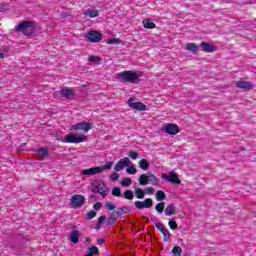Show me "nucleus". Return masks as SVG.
<instances>
[{
    "mask_svg": "<svg viewBox=\"0 0 256 256\" xmlns=\"http://www.w3.org/2000/svg\"><path fill=\"white\" fill-rule=\"evenodd\" d=\"M90 199H95V194H91Z\"/></svg>",
    "mask_w": 256,
    "mask_h": 256,
    "instance_id": "obj_52",
    "label": "nucleus"
},
{
    "mask_svg": "<svg viewBox=\"0 0 256 256\" xmlns=\"http://www.w3.org/2000/svg\"><path fill=\"white\" fill-rule=\"evenodd\" d=\"M143 25H144L145 29H155V27H156L155 23L149 19L143 20Z\"/></svg>",
    "mask_w": 256,
    "mask_h": 256,
    "instance_id": "obj_26",
    "label": "nucleus"
},
{
    "mask_svg": "<svg viewBox=\"0 0 256 256\" xmlns=\"http://www.w3.org/2000/svg\"><path fill=\"white\" fill-rule=\"evenodd\" d=\"M165 132L168 133V135H177V133H179V126L177 124H167Z\"/></svg>",
    "mask_w": 256,
    "mask_h": 256,
    "instance_id": "obj_16",
    "label": "nucleus"
},
{
    "mask_svg": "<svg viewBox=\"0 0 256 256\" xmlns=\"http://www.w3.org/2000/svg\"><path fill=\"white\" fill-rule=\"evenodd\" d=\"M0 11H3V8H2V7H0Z\"/></svg>",
    "mask_w": 256,
    "mask_h": 256,
    "instance_id": "obj_56",
    "label": "nucleus"
},
{
    "mask_svg": "<svg viewBox=\"0 0 256 256\" xmlns=\"http://www.w3.org/2000/svg\"><path fill=\"white\" fill-rule=\"evenodd\" d=\"M60 97L67 99L68 101H73L75 99V88L62 87L59 91Z\"/></svg>",
    "mask_w": 256,
    "mask_h": 256,
    "instance_id": "obj_4",
    "label": "nucleus"
},
{
    "mask_svg": "<svg viewBox=\"0 0 256 256\" xmlns=\"http://www.w3.org/2000/svg\"><path fill=\"white\" fill-rule=\"evenodd\" d=\"M0 7H3V4H0Z\"/></svg>",
    "mask_w": 256,
    "mask_h": 256,
    "instance_id": "obj_58",
    "label": "nucleus"
},
{
    "mask_svg": "<svg viewBox=\"0 0 256 256\" xmlns=\"http://www.w3.org/2000/svg\"><path fill=\"white\" fill-rule=\"evenodd\" d=\"M110 179L111 181H117V179H119V173L114 172L110 175Z\"/></svg>",
    "mask_w": 256,
    "mask_h": 256,
    "instance_id": "obj_46",
    "label": "nucleus"
},
{
    "mask_svg": "<svg viewBox=\"0 0 256 256\" xmlns=\"http://www.w3.org/2000/svg\"><path fill=\"white\" fill-rule=\"evenodd\" d=\"M94 217H97V212L90 211V212L87 213V219L88 220L94 219Z\"/></svg>",
    "mask_w": 256,
    "mask_h": 256,
    "instance_id": "obj_43",
    "label": "nucleus"
},
{
    "mask_svg": "<svg viewBox=\"0 0 256 256\" xmlns=\"http://www.w3.org/2000/svg\"><path fill=\"white\" fill-rule=\"evenodd\" d=\"M172 253L174 256H181V253H183V249L181 247L176 246L172 249Z\"/></svg>",
    "mask_w": 256,
    "mask_h": 256,
    "instance_id": "obj_37",
    "label": "nucleus"
},
{
    "mask_svg": "<svg viewBox=\"0 0 256 256\" xmlns=\"http://www.w3.org/2000/svg\"><path fill=\"white\" fill-rule=\"evenodd\" d=\"M112 195H113V197H123V195L121 194V188L114 187L112 189Z\"/></svg>",
    "mask_w": 256,
    "mask_h": 256,
    "instance_id": "obj_34",
    "label": "nucleus"
},
{
    "mask_svg": "<svg viewBox=\"0 0 256 256\" xmlns=\"http://www.w3.org/2000/svg\"><path fill=\"white\" fill-rule=\"evenodd\" d=\"M113 213L116 214L118 217H121L123 215H129V213H131V207L129 206L119 207L117 208L116 211H113Z\"/></svg>",
    "mask_w": 256,
    "mask_h": 256,
    "instance_id": "obj_18",
    "label": "nucleus"
},
{
    "mask_svg": "<svg viewBox=\"0 0 256 256\" xmlns=\"http://www.w3.org/2000/svg\"><path fill=\"white\" fill-rule=\"evenodd\" d=\"M105 221H107V216H105V215H102L98 218L99 225H103L105 223Z\"/></svg>",
    "mask_w": 256,
    "mask_h": 256,
    "instance_id": "obj_45",
    "label": "nucleus"
},
{
    "mask_svg": "<svg viewBox=\"0 0 256 256\" xmlns=\"http://www.w3.org/2000/svg\"><path fill=\"white\" fill-rule=\"evenodd\" d=\"M73 131H90V129H93V123H87V122H80L77 124L72 125Z\"/></svg>",
    "mask_w": 256,
    "mask_h": 256,
    "instance_id": "obj_9",
    "label": "nucleus"
},
{
    "mask_svg": "<svg viewBox=\"0 0 256 256\" xmlns=\"http://www.w3.org/2000/svg\"><path fill=\"white\" fill-rule=\"evenodd\" d=\"M138 181H139L140 185H149V176H148V174L147 175H145V174L140 175Z\"/></svg>",
    "mask_w": 256,
    "mask_h": 256,
    "instance_id": "obj_28",
    "label": "nucleus"
},
{
    "mask_svg": "<svg viewBox=\"0 0 256 256\" xmlns=\"http://www.w3.org/2000/svg\"><path fill=\"white\" fill-rule=\"evenodd\" d=\"M168 225H169V227H170V229H171L172 231H175V229H177V227H178L177 222L174 221V220H170V221L168 222Z\"/></svg>",
    "mask_w": 256,
    "mask_h": 256,
    "instance_id": "obj_40",
    "label": "nucleus"
},
{
    "mask_svg": "<svg viewBox=\"0 0 256 256\" xmlns=\"http://www.w3.org/2000/svg\"><path fill=\"white\" fill-rule=\"evenodd\" d=\"M103 224H99V222H97V224H96V226H95V229H97L98 231H99V229H101V226H102Z\"/></svg>",
    "mask_w": 256,
    "mask_h": 256,
    "instance_id": "obj_50",
    "label": "nucleus"
},
{
    "mask_svg": "<svg viewBox=\"0 0 256 256\" xmlns=\"http://www.w3.org/2000/svg\"><path fill=\"white\" fill-rule=\"evenodd\" d=\"M84 256H92L89 252L86 254V255H84Z\"/></svg>",
    "mask_w": 256,
    "mask_h": 256,
    "instance_id": "obj_55",
    "label": "nucleus"
},
{
    "mask_svg": "<svg viewBox=\"0 0 256 256\" xmlns=\"http://www.w3.org/2000/svg\"><path fill=\"white\" fill-rule=\"evenodd\" d=\"M167 199V195H165V192L162 190H158L156 192V200L157 201H165Z\"/></svg>",
    "mask_w": 256,
    "mask_h": 256,
    "instance_id": "obj_30",
    "label": "nucleus"
},
{
    "mask_svg": "<svg viewBox=\"0 0 256 256\" xmlns=\"http://www.w3.org/2000/svg\"><path fill=\"white\" fill-rule=\"evenodd\" d=\"M118 218L119 217L114 212H112L111 215L107 219V224L108 225H115L117 223Z\"/></svg>",
    "mask_w": 256,
    "mask_h": 256,
    "instance_id": "obj_25",
    "label": "nucleus"
},
{
    "mask_svg": "<svg viewBox=\"0 0 256 256\" xmlns=\"http://www.w3.org/2000/svg\"><path fill=\"white\" fill-rule=\"evenodd\" d=\"M70 205L73 207V209L81 208L85 205V196L79 194L72 196L70 199Z\"/></svg>",
    "mask_w": 256,
    "mask_h": 256,
    "instance_id": "obj_5",
    "label": "nucleus"
},
{
    "mask_svg": "<svg viewBox=\"0 0 256 256\" xmlns=\"http://www.w3.org/2000/svg\"><path fill=\"white\" fill-rule=\"evenodd\" d=\"M86 39L89 41V43H99V41L103 39V34H101V32L92 30L86 34Z\"/></svg>",
    "mask_w": 256,
    "mask_h": 256,
    "instance_id": "obj_8",
    "label": "nucleus"
},
{
    "mask_svg": "<svg viewBox=\"0 0 256 256\" xmlns=\"http://www.w3.org/2000/svg\"><path fill=\"white\" fill-rule=\"evenodd\" d=\"M236 87L238 89H244L245 91H251L253 89V83L247 81L236 82Z\"/></svg>",
    "mask_w": 256,
    "mask_h": 256,
    "instance_id": "obj_15",
    "label": "nucleus"
},
{
    "mask_svg": "<svg viewBox=\"0 0 256 256\" xmlns=\"http://www.w3.org/2000/svg\"><path fill=\"white\" fill-rule=\"evenodd\" d=\"M34 152L36 153V157H37L38 161H45V159H47V157H49V149H47L45 147L34 150Z\"/></svg>",
    "mask_w": 256,
    "mask_h": 256,
    "instance_id": "obj_13",
    "label": "nucleus"
},
{
    "mask_svg": "<svg viewBox=\"0 0 256 256\" xmlns=\"http://www.w3.org/2000/svg\"><path fill=\"white\" fill-rule=\"evenodd\" d=\"M148 175V183L151 185H159V178H156L153 173L147 172Z\"/></svg>",
    "mask_w": 256,
    "mask_h": 256,
    "instance_id": "obj_23",
    "label": "nucleus"
},
{
    "mask_svg": "<svg viewBox=\"0 0 256 256\" xmlns=\"http://www.w3.org/2000/svg\"><path fill=\"white\" fill-rule=\"evenodd\" d=\"M103 204H101V202H97L96 204H94L93 208L95 209V211H99L101 209Z\"/></svg>",
    "mask_w": 256,
    "mask_h": 256,
    "instance_id": "obj_47",
    "label": "nucleus"
},
{
    "mask_svg": "<svg viewBox=\"0 0 256 256\" xmlns=\"http://www.w3.org/2000/svg\"><path fill=\"white\" fill-rule=\"evenodd\" d=\"M126 173H128V175H135V173H137V169L134 166H128Z\"/></svg>",
    "mask_w": 256,
    "mask_h": 256,
    "instance_id": "obj_39",
    "label": "nucleus"
},
{
    "mask_svg": "<svg viewBox=\"0 0 256 256\" xmlns=\"http://www.w3.org/2000/svg\"><path fill=\"white\" fill-rule=\"evenodd\" d=\"M82 175H87L88 177H91L93 175H97L101 173V169L98 167H92L90 169H84L81 171Z\"/></svg>",
    "mask_w": 256,
    "mask_h": 256,
    "instance_id": "obj_17",
    "label": "nucleus"
},
{
    "mask_svg": "<svg viewBox=\"0 0 256 256\" xmlns=\"http://www.w3.org/2000/svg\"><path fill=\"white\" fill-rule=\"evenodd\" d=\"M136 209H151L153 207V199L146 198L144 201H135Z\"/></svg>",
    "mask_w": 256,
    "mask_h": 256,
    "instance_id": "obj_10",
    "label": "nucleus"
},
{
    "mask_svg": "<svg viewBox=\"0 0 256 256\" xmlns=\"http://www.w3.org/2000/svg\"><path fill=\"white\" fill-rule=\"evenodd\" d=\"M128 156L130 157V159H134V160H135V159H137V157H139V153H137V152L131 150V151L129 152Z\"/></svg>",
    "mask_w": 256,
    "mask_h": 256,
    "instance_id": "obj_42",
    "label": "nucleus"
},
{
    "mask_svg": "<svg viewBox=\"0 0 256 256\" xmlns=\"http://www.w3.org/2000/svg\"><path fill=\"white\" fill-rule=\"evenodd\" d=\"M3 57H5V54L0 52V59H3Z\"/></svg>",
    "mask_w": 256,
    "mask_h": 256,
    "instance_id": "obj_51",
    "label": "nucleus"
},
{
    "mask_svg": "<svg viewBox=\"0 0 256 256\" xmlns=\"http://www.w3.org/2000/svg\"><path fill=\"white\" fill-rule=\"evenodd\" d=\"M88 253L92 256L99 255V248H97V246L89 247Z\"/></svg>",
    "mask_w": 256,
    "mask_h": 256,
    "instance_id": "obj_33",
    "label": "nucleus"
},
{
    "mask_svg": "<svg viewBox=\"0 0 256 256\" xmlns=\"http://www.w3.org/2000/svg\"><path fill=\"white\" fill-rule=\"evenodd\" d=\"M135 99L130 98L128 100V105L131 109H135L136 111H147V105L143 104V102H133Z\"/></svg>",
    "mask_w": 256,
    "mask_h": 256,
    "instance_id": "obj_11",
    "label": "nucleus"
},
{
    "mask_svg": "<svg viewBox=\"0 0 256 256\" xmlns=\"http://www.w3.org/2000/svg\"><path fill=\"white\" fill-rule=\"evenodd\" d=\"M25 145H27V143H22L20 144V147H25Z\"/></svg>",
    "mask_w": 256,
    "mask_h": 256,
    "instance_id": "obj_54",
    "label": "nucleus"
},
{
    "mask_svg": "<svg viewBox=\"0 0 256 256\" xmlns=\"http://www.w3.org/2000/svg\"><path fill=\"white\" fill-rule=\"evenodd\" d=\"M129 165H131V160H129L128 157H124L117 162V164L114 167V170L123 171V169H125V167H129Z\"/></svg>",
    "mask_w": 256,
    "mask_h": 256,
    "instance_id": "obj_12",
    "label": "nucleus"
},
{
    "mask_svg": "<svg viewBox=\"0 0 256 256\" xmlns=\"http://www.w3.org/2000/svg\"><path fill=\"white\" fill-rule=\"evenodd\" d=\"M139 167L143 171H147V169H149V161H147V159H141L139 161Z\"/></svg>",
    "mask_w": 256,
    "mask_h": 256,
    "instance_id": "obj_27",
    "label": "nucleus"
},
{
    "mask_svg": "<svg viewBox=\"0 0 256 256\" xmlns=\"http://www.w3.org/2000/svg\"><path fill=\"white\" fill-rule=\"evenodd\" d=\"M97 245H105V239H103V238H98V239H97Z\"/></svg>",
    "mask_w": 256,
    "mask_h": 256,
    "instance_id": "obj_48",
    "label": "nucleus"
},
{
    "mask_svg": "<svg viewBox=\"0 0 256 256\" xmlns=\"http://www.w3.org/2000/svg\"><path fill=\"white\" fill-rule=\"evenodd\" d=\"M83 15H85V17H90V19H93L95 17H99V10L88 9L83 12Z\"/></svg>",
    "mask_w": 256,
    "mask_h": 256,
    "instance_id": "obj_22",
    "label": "nucleus"
},
{
    "mask_svg": "<svg viewBox=\"0 0 256 256\" xmlns=\"http://www.w3.org/2000/svg\"><path fill=\"white\" fill-rule=\"evenodd\" d=\"M92 187V193H99V195H101L103 199H105L106 196L109 195L110 190L103 182L92 183Z\"/></svg>",
    "mask_w": 256,
    "mask_h": 256,
    "instance_id": "obj_3",
    "label": "nucleus"
},
{
    "mask_svg": "<svg viewBox=\"0 0 256 256\" xmlns=\"http://www.w3.org/2000/svg\"><path fill=\"white\" fill-rule=\"evenodd\" d=\"M88 61L90 63H99L101 58L99 56H89Z\"/></svg>",
    "mask_w": 256,
    "mask_h": 256,
    "instance_id": "obj_38",
    "label": "nucleus"
},
{
    "mask_svg": "<svg viewBox=\"0 0 256 256\" xmlns=\"http://www.w3.org/2000/svg\"><path fill=\"white\" fill-rule=\"evenodd\" d=\"M108 43H110V44L119 43V38L110 39V40L108 41Z\"/></svg>",
    "mask_w": 256,
    "mask_h": 256,
    "instance_id": "obj_49",
    "label": "nucleus"
},
{
    "mask_svg": "<svg viewBox=\"0 0 256 256\" xmlns=\"http://www.w3.org/2000/svg\"><path fill=\"white\" fill-rule=\"evenodd\" d=\"M120 83H136L141 77V72H133L131 70L123 71L117 74Z\"/></svg>",
    "mask_w": 256,
    "mask_h": 256,
    "instance_id": "obj_1",
    "label": "nucleus"
},
{
    "mask_svg": "<svg viewBox=\"0 0 256 256\" xmlns=\"http://www.w3.org/2000/svg\"><path fill=\"white\" fill-rule=\"evenodd\" d=\"M81 237V232L79 230H72L70 235H69V240L74 243L77 244L79 243V238Z\"/></svg>",
    "mask_w": 256,
    "mask_h": 256,
    "instance_id": "obj_19",
    "label": "nucleus"
},
{
    "mask_svg": "<svg viewBox=\"0 0 256 256\" xmlns=\"http://www.w3.org/2000/svg\"><path fill=\"white\" fill-rule=\"evenodd\" d=\"M162 179H165L168 183H172V185H181V180L175 171H171L168 174H162Z\"/></svg>",
    "mask_w": 256,
    "mask_h": 256,
    "instance_id": "obj_7",
    "label": "nucleus"
},
{
    "mask_svg": "<svg viewBox=\"0 0 256 256\" xmlns=\"http://www.w3.org/2000/svg\"><path fill=\"white\" fill-rule=\"evenodd\" d=\"M135 197L137 199H145V190L141 188H136L135 189Z\"/></svg>",
    "mask_w": 256,
    "mask_h": 256,
    "instance_id": "obj_29",
    "label": "nucleus"
},
{
    "mask_svg": "<svg viewBox=\"0 0 256 256\" xmlns=\"http://www.w3.org/2000/svg\"><path fill=\"white\" fill-rule=\"evenodd\" d=\"M35 22L33 21H23L15 26V31L18 33H23L26 37H30L35 33Z\"/></svg>",
    "mask_w": 256,
    "mask_h": 256,
    "instance_id": "obj_2",
    "label": "nucleus"
},
{
    "mask_svg": "<svg viewBox=\"0 0 256 256\" xmlns=\"http://www.w3.org/2000/svg\"><path fill=\"white\" fill-rule=\"evenodd\" d=\"M106 209H108V211H115V204L111 203V202H106Z\"/></svg>",
    "mask_w": 256,
    "mask_h": 256,
    "instance_id": "obj_41",
    "label": "nucleus"
},
{
    "mask_svg": "<svg viewBox=\"0 0 256 256\" xmlns=\"http://www.w3.org/2000/svg\"><path fill=\"white\" fill-rule=\"evenodd\" d=\"M187 51H190L191 53H197L199 51V46L195 43H188L186 45Z\"/></svg>",
    "mask_w": 256,
    "mask_h": 256,
    "instance_id": "obj_24",
    "label": "nucleus"
},
{
    "mask_svg": "<svg viewBox=\"0 0 256 256\" xmlns=\"http://www.w3.org/2000/svg\"><path fill=\"white\" fill-rule=\"evenodd\" d=\"M155 209L157 211V213H159V215H161L163 213V211H165V202H160L155 206Z\"/></svg>",
    "mask_w": 256,
    "mask_h": 256,
    "instance_id": "obj_32",
    "label": "nucleus"
},
{
    "mask_svg": "<svg viewBox=\"0 0 256 256\" xmlns=\"http://www.w3.org/2000/svg\"><path fill=\"white\" fill-rule=\"evenodd\" d=\"M87 141V136H79L77 134H67L64 136V143H83Z\"/></svg>",
    "mask_w": 256,
    "mask_h": 256,
    "instance_id": "obj_6",
    "label": "nucleus"
},
{
    "mask_svg": "<svg viewBox=\"0 0 256 256\" xmlns=\"http://www.w3.org/2000/svg\"><path fill=\"white\" fill-rule=\"evenodd\" d=\"M0 11H3V8H2V7H0Z\"/></svg>",
    "mask_w": 256,
    "mask_h": 256,
    "instance_id": "obj_57",
    "label": "nucleus"
},
{
    "mask_svg": "<svg viewBox=\"0 0 256 256\" xmlns=\"http://www.w3.org/2000/svg\"><path fill=\"white\" fill-rule=\"evenodd\" d=\"M131 183H133L131 178H123V180L121 181V186L122 187H129L131 185Z\"/></svg>",
    "mask_w": 256,
    "mask_h": 256,
    "instance_id": "obj_36",
    "label": "nucleus"
},
{
    "mask_svg": "<svg viewBox=\"0 0 256 256\" xmlns=\"http://www.w3.org/2000/svg\"><path fill=\"white\" fill-rule=\"evenodd\" d=\"M113 167V162H107L104 166H98L100 173H103L106 169H111Z\"/></svg>",
    "mask_w": 256,
    "mask_h": 256,
    "instance_id": "obj_35",
    "label": "nucleus"
},
{
    "mask_svg": "<svg viewBox=\"0 0 256 256\" xmlns=\"http://www.w3.org/2000/svg\"><path fill=\"white\" fill-rule=\"evenodd\" d=\"M200 48L205 53H214V51H215V46H213L212 44L207 43V42H201Z\"/></svg>",
    "mask_w": 256,
    "mask_h": 256,
    "instance_id": "obj_20",
    "label": "nucleus"
},
{
    "mask_svg": "<svg viewBox=\"0 0 256 256\" xmlns=\"http://www.w3.org/2000/svg\"><path fill=\"white\" fill-rule=\"evenodd\" d=\"M164 211L167 217H171V215H175V213H177V208L173 206V204H169Z\"/></svg>",
    "mask_w": 256,
    "mask_h": 256,
    "instance_id": "obj_21",
    "label": "nucleus"
},
{
    "mask_svg": "<svg viewBox=\"0 0 256 256\" xmlns=\"http://www.w3.org/2000/svg\"><path fill=\"white\" fill-rule=\"evenodd\" d=\"M124 199H127L128 201H133L135 194H133V191L126 190L123 195Z\"/></svg>",
    "mask_w": 256,
    "mask_h": 256,
    "instance_id": "obj_31",
    "label": "nucleus"
},
{
    "mask_svg": "<svg viewBox=\"0 0 256 256\" xmlns=\"http://www.w3.org/2000/svg\"><path fill=\"white\" fill-rule=\"evenodd\" d=\"M155 227H156V229H158V231L162 232L164 241H171V233H169V230L167 228H165L163 223H156Z\"/></svg>",
    "mask_w": 256,
    "mask_h": 256,
    "instance_id": "obj_14",
    "label": "nucleus"
},
{
    "mask_svg": "<svg viewBox=\"0 0 256 256\" xmlns=\"http://www.w3.org/2000/svg\"><path fill=\"white\" fill-rule=\"evenodd\" d=\"M143 219H146L145 223H149V218L143 217Z\"/></svg>",
    "mask_w": 256,
    "mask_h": 256,
    "instance_id": "obj_53",
    "label": "nucleus"
},
{
    "mask_svg": "<svg viewBox=\"0 0 256 256\" xmlns=\"http://www.w3.org/2000/svg\"><path fill=\"white\" fill-rule=\"evenodd\" d=\"M148 193L149 195H153L155 193V188L153 187H148L144 190V194Z\"/></svg>",
    "mask_w": 256,
    "mask_h": 256,
    "instance_id": "obj_44",
    "label": "nucleus"
}]
</instances>
